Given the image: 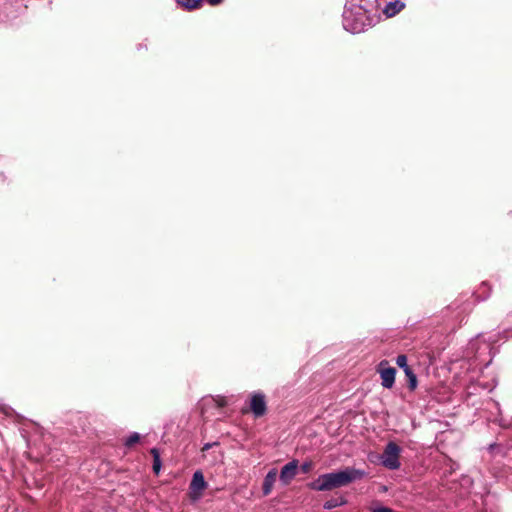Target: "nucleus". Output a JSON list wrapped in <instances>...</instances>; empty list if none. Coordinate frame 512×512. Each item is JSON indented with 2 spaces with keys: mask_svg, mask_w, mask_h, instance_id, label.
Returning <instances> with one entry per match:
<instances>
[{
  "mask_svg": "<svg viewBox=\"0 0 512 512\" xmlns=\"http://www.w3.org/2000/svg\"><path fill=\"white\" fill-rule=\"evenodd\" d=\"M405 8V3L401 0L388 2L383 8V13L387 18L394 17Z\"/></svg>",
  "mask_w": 512,
  "mask_h": 512,
  "instance_id": "9d476101",
  "label": "nucleus"
},
{
  "mask_svg": "<svg viewBox=\"0 0 512 512\" xmlns=\"http://www.w3.org/2000/svg\"><path fill=\"white\" fill-rule=\"evenodd\" d=\"M215 444H216V443H206V444H204V446H203L202 450H203V451H207V450H209L210 448H212Z\"/></svg>",
  "mask_w": 512,
  "mask_h": 512,
  "instance_id": "aec40b11",
  "label": "nucleus"
},
{
  "mask_svg": "<svg viewBox=\"0 0 512 512\" xmlns=\"http://www.w3.org/2000/svg\"><path fill=\"white\" fill-rule=\"evenodd\" d=\"M311 468H312V464H311V462H304V463L301 465V471H302L303 473H308V472H310Z\"/></svg>",
  "mask_w": 512,
  "mask_h": 512,
  "instance_id": "a211bd4d",
  "label": "nucleus"
},
{
  "mask_svg": "<svg viewBox=\"0 0 512 512\" xmlns=\"http://www.w3.org/2000/svg\"><path fill=\"white\" fill-rule=\"evenodd\" d=\"M15 17H16L15 13H13V14L5 13L4 15L0 14V21H9Z\"/></svg>",
  "mask_w": 512,
  "mask_h": 512,
  "instance_id": "6ab92c4d",
  "label": "nucleus"
},
{
  "mask_svg": "<svg viewBox=\"0 0 512 512\" xmlns=\"http://www.w3.org/2000/svg\"><path fill=\"white\" fill-rule=\"evenodd\" d=\"M489 294H490V286L486 282H483L481 284V286L479 287V289L474 293L475 297L479 301H484L485 299H487Z\"/></svg>",
  "mask_w": 512,
  "mask_h": 512,
  "instance_id": "4468645a",
  "label": "nucleus"
},
{
  "mask_svg": "<svg viewBox=\"0 0 512 512\" xmlns=\"http://www.w3.org/2000/svg\"><path fill=\"white\" fill-rule=\"evenodd\" d=\"M298 469V460H292L285 464L279 475V479L283 485H289L291 481L295 478Z\"/></svg>",
  "mask_w": 512,
  "mask_h": 512,
  "instance_id": "1a4fd4ad",
  "label": "nucleus"
},
{
  "mask_svg": "<svg viewBox=\"0 0 512 512\" xmlns=\"http://www.w3.org/2000/svg\"><path fill=\"white\" fill-rule=\"evenodd\" d=\"M372 512H394L391 508L385 506H379L372 508Z\"/></svg>",
  "mask_w": 512,
  "mask_h": 512,
  "instance_id": "f3484780",
  "label": "nucleus"
},
{
  "mask_svg": "<svg viewBox=\"0 0 512 512\" xmlns=\"http://www.w3.org/2000/svg\"><path fill=\"white\" fill-rule=\"evenodd\" d=\"M206 487L207 482L204 479L203 473L201 471L194 472L189 486L190 497L193 500L199 499L202 495V492L206 489Z\"/></svg>",
  "mask_w": 512,
  "mask_h": 512,
  "instance_id": "0eeeda50",
  "label": "nucleus"
},
{
  "mask_svg": "<svg viewBox=\"0 0 512 512\" xmlns=\"http://www.w3.org/2000/svg\"><path fill=\"white\" fill-rule=\"evenodd\" d=\"M277 474L278 472L275 468H272L271 470L268 471L262 485L263 495L267 496L271 493L277 479Z\"/></svg>",
  "mask_w": 512,
  "mask_h": 512,
  "instance_id": "9b49d317",
  "label": "nucleus"
},
{
  "mask_svg": "<svg viewBox=\"0 0 512 512\" xmlns=\"http://www.w3.org/2000/svg\"><path fill=\"white\" fill-rule=\"evenodd\" d=\"M210 5H218L220 4L223 0H206Z\"/></svg>",
  "mask_w": 512,
  "mask_h": 512,
  "instance_id": "412c9836",
  "label": "nucleus"
},
{
  "mask_svg": "<svg viewBox=\"0 0 512 512\" xmlns=\"http://www.w3.org/2000/svg\"><path fill=\"white\" fill-rule=\"evenodd\" d=\"M502 428L511 429V434L507 442L503 444L493 443L490 444L486 450L490 458L512 456V423H508L503 417L495 420Z\"/></svg>",
  "mask_w": 512,
  "mask_h": 512,
  "instance_id": "7ed1b4c3",
  "label": "nucleus"
},
{
  "mask_svg": "<svg viewBox=\"0 0 512 512\" xmlns=\"http://www.w3.org/2000/svg\"><path fill=\"white\" fill-rule=\"evenodd\" d=\"M470 349H474V343L470 344Z\"/></svg>",
  "mask_w": 512,
  "mask_h": 512,
  "instance_id": "5701e85b",
  "label": "nucleus"
},
{
  "mask_svg": "<svg viewBox=\"0 0 512 512\" xmlns=\"http://www.w3.org/2000/svg\"><path fill=\"white\" fill-rule=\"evenodd\" d=\"M365 476L363 470L353 467H346L343 470L320 475L317 479L308 484L309 488L315 491H330L349 485Z\"/></svg>",
  "mask_w": 512,
  "mask_h": 512,
  "instance_id": "f03ea898",
  "label": "nucleus"
},
{
  "mask_svg": "<svg viewBox=\"0 0 512 512\" xmlns=\"http://www.w3.org/2000/svg\"><path fill=\"white\" fill-rule=\"evenodd\" d=\"M217 405L218 406H223L224 405V400L223 399H220L217 401Z\"/></svg>",
  "mask_w": 512,
  "mask_h": 512,
  "instance_id": "4be33fe9",
  "label": "nucleus"
},
{
  "mask_svg": "<svg viewBox=\"0 0 512 512\" xmlns=\"http://www.w3.org/2000/svg\"><path fill=\"white\" fill-rule=\"evenodd\" d=\"M140 440V435L137 432L132 433L125 441L127 447H131Z\"/></svg>",
  "mask_w": 512,
  "mask_h": 512,
  "instance_id": "dca6fc26",
  "label": "nucleus"
},
{
  "mask_svg": "<svg viewBox=\"0 0 512 512\" xmlns=\"http://www.w3.org/2000/svg\"><path fill=\"white\" fill-rule=\"evenodd\" d=\"M347 504V500L344 496H340L338 498H331L324 502L323 508L326 510H331L333 508L343 506Z\"/></svg>",
  "mask_w": 512,
  "mask_h": 512,
  "instance_id": "f8f14e48",
  "label": "nucleus"
},
{
  "mask_svg": "<svg viewBox=\"0 0 512 512\" xmlns=\"http://www.w3.org/2000/svg\"><path fill=\"white\" fill-rule=\"evenodd\" d=\"M250 410L255 418H260L267 411L266 397L263 392L255 391L250 395Z\"/></svg>",
  "mask_w": 512,
  "mask_h": 512,
  "instance_id": "39448f33",
  "label": "nucleus"
},
{
  "mask_svg": "<svg viewBox=\"0 0 512 512\" xmlns=\"http://www.w3.org/2000/svg\"><path fill=\"white\" fill-rule=\"evenodd\" d=\"M371 7L372 5L365 0H346L342 15L343 28L352 34L363 32L370 26L367 13Z\"/></svg>",
  "mask_w": 512,
  "mask_h": 512,
  "instance_id": "f257e3e1",
  "label": "nucleus"
},
{
  "mask_svg": "<svg viewBox=\"0 0 512 512\" xmlns=\"http://www.w3.org/2000/svg\"><path fill=\"white\" fill-rule=\"evenodd\" d=\"M402 449L398 444L390 441L386 444L383 453L380 455V463L389 470H397L401 463L399 460Z\"/></svg>",
  "mask_w": 512,
  "mask_h": 512,
  "instance_id": "20e7f679",
  "label": "nucleus"
},
{
  "mask_svg": "<svg viewBox=\"0 0 512 512\" xmlns=\"http://www.w3.org/2000/svg\"><path fill=\"white\" fill-rule=\"evenodd\" d=\"M151 453H152V455L154 457L153 469H154V471L156 473H158L159 470H160V467H161V463H160V459H159V453H158L157 449H155V448H153L151 450Z\"/></svg>",
  "mask_w": 512,
  "mask_h": 512,
  "instance_id": "2eb2a0df",
  "label": "nucleus"
},
{
  "mask_svg": "<svg viewBox=\"0 0 512 512\" xmlns=\"http://www.w3.org/2000/svg\"><path fill=\"white\" fill-rule=\"evenodd\" d=\"M176 2L186 10H194L200 7L202 0H176Z\"/></svg>",
  "mask_w": 512,
  "mask_h": 512,
  "instance_id": "ddd939ff",
  "label": "nucleus"
},
{
  "mask_svg": "<svg viewBox=\"0 0 512 512\" xmlns=\"http://www.w3.org/2000/svg\"><path fill=\"white\" fill-rule=\"evenodd\" d=\"M396 364L398 367L403 369L407 379L408 387L410 390H415L417 387V377L413 372L412 368L407 364V356L404 354L398 355L396 358Z\"/></svg>",
  "mask_w": 512,
  "mask_h": 512,
  "instance_id": "6e6552de",
  "label": "nucleus"
},
{
  "mask_svg": "<svg viewBox=\"0 0 512 512\" xmlns=\"http://www.w3.org/2000/svg\"><path fill=\"white\" fill-rule=\"evenodd\" d=\"M377 372L380 374L382 386L391 389L395 383L396 369L388 366V362L383 360L379 363Z\"/></svg>",
  "mask_w": 512,
  "mask_h": 512,
  "instance_id": "423d86ee",
  "label": "nucleus"
}]
</instances>
